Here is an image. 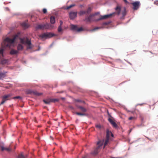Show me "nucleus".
<instances>
[{
  "label": "nucleus",
  "instance_id": "15",
  "mask_svg": "<svg viewBox=\"0 0 158 158\" xmlns=\"http://www.w3.org/2000/svg\"><path fill=\"white\" fill-rule=\"evenodd\" d=\"M77 12H71L69 13V16L71 19H74L77 17Z\"/></svg>",
  "mask_w": 158,
  "mask_h": 158
},
{
  "label": "nucleus",
  "instance_id": "46",
  "mask_svg": "<svg viewBox=\"0 0 158 158\" xmlns=\"http://www.w3.org/2000/svg\"><path fill=\"white\" fill-rule=\"evenodd\" d=\"M69 108L73 109V108L72 106H69Z\"/></svg>",
  "mask_w": 158,
  "mask_h": 158
},
{
  "label": "nucleus",
  "instance_id": "34",
  "mask_svg": "<svg viewBox=\"0 0 158 158\" xmlns=\"http://www.w3.org/2000/svg\"><path fill=\"white\" fill-rule=\"evenodd\" d=\"M18 158H26L25 156L22 154H21L19 155L18 156Z\"/></svg>",
  "mask_w": 158,
  "mask_h": 158
},
{
  "label": "nucleus",
  "instance_id": "42",
  "mask_svg": "<svg viewBox=\"0 0 158 158\" xmlns=\"http://www.w3.org/2000/svg\"><path fill=\"white\" fill-rule=\"evenodd\" d=\"M109 24L108 22H105L103 23V25H107Z\"/></svg>",
  "mask_w": 158,
  "mask_h": 158
},
{
  "label": "nucleus",
  "instance_id": "12",
  "mask_svg": "<svg viewBox=\"0 0 158 158\" xmlns=\"http://www.w3.org/2000/svg\"><path fill=\"white\" fill-rule=\"evenodd\" d=\"M115 10H116V12L113 13H114V17L115 16L116 14L119 15L122 10H121V7L120 6L118 5H117V6L115 8Z\"/></svg>",
  "mask_w": 158,
  "mask_h": 158
},
{
  "label": "nucleus",
  "instance_id": "17",
  "mask_svg": "<svg viewBox=\"0 0 158 158\" xmlns=\"http://www.w3.org/2000/svg\"><path fill=\"white\" fill-rule=\"evenodd\" d=\"M93 16V15H90L89 16L86 17L84 21L87 22H91L92 20V18Z\"/></svg>",
  "mask_w": 158,
  "mask_h": 158
},
{
  "label": "nucleus",
  "instance_id": "47",
  "mask_svg": "<svg viewBox=\"0 0 158 158\" xmlns=\"http://www.w3.org/2000/svg\"><path fill=\"white\" fill-rule=\"evenodd\" d=\"M76 101L77 102H79L80 101L79 100H76Z\"/></svg>",
  "mask_w": 158,
  "mask_h": 158
},
{
  "label": "nucleus",
  "instance_id": "19",
  "mask_svg": "<svg viewBox=\"0 0 158 158\" xmlns=\"http://www.w3.org/2000/svg\"><path fill=\"white\" fill-rule=\"evenodd\" d=\"M7 73L6 72L0 73V79H2L6 77V74Z\"/></svg>",
  "mask_w": 158,
  "mask_h": 158
},
{
  "label": "nucleus",
  "instance_id": "21",
  "mask_svg": "<svg viewBox=\"0 0 158 158\" xmlns=\"http://www.w3.org/2000/svg\"><path fill=\"white\" fill-rule=\"evenodd\" d=\"M21 25L24 28H27L29 27V25L25 22H23L22 23Z\"/></svg>",
  "mask_w": 158,
  "mask_h": 158
},
{
  "label": "nucleus",
  "instance_id": "23",
  "mask_svg": "<svg viewBox=\"0 0 158 158\" xmlns=\"http://www.w3.org/2000/svg\"><path fill=\"white\" fill-rule=\"evenodd\" d=\"M50 23L52 24H54L55 23V18L54 16H51L50 18Z\"/></svg>",
  "mask_w": 158,
  "mask_h": 158
},
{
  "label": "nucleus",
  "instance_id": "27",
  "mask_svg": "<svg viewBox=\"0 0 158 158\" xmlns=\"http://www.w3.org/2000/svg\"><path fill=\"white\" fill-rule=\"evenodd\" d=\"M109 138H106L105 143H104L103 148H104L108 144V143L109 142Z\"/></svg>",
  "mask_w": 158,
  "mask_h": 158
},
{
  "label": "nucleus",
  "instance_id": "33",
  "mask_svg": "<svg viewBox=\"0 0 158 158\" xmlns=\"http://www.w3.org/2000/svg\"><path fill=\"white\" fill-rule=\"evenodd\" d=\"M62 26H59L58 28V32H61L62 30Z\"/></svg>",
  "mask_w": 158,
  "mask_h": 158
},
{
  "label": "nucleus",
  "instance_id": "45",
  "mask_svg": "<svg viewBox=\"0 0 158 158\" xmlns=\"http://www.w3.org/2000/svg\"><path fill=\"white\" fill-rule=\"evenodd\" d=\"M147 138L150 141H152V140L151 139H150L149 138H148V137H147Z\"/></svg>",
  "mask_w": 158,
  "mask_h": 158
},
{
  "label": "nucleus",
  "instance_id": "39",
  "mask_svg": "<svg viewBox=\"0 0 158 158\" xmlns=\"http://www.w3.org/2000/svg\"><path fill=\"white\" fill-rule=\"evenodd\" d=\"M135 119V118L133 117H130L129 118V120H131L133 119Z\"/></svg>",
  "mask_w": 158,
  "mask_h": 158
},
{
  "label": "nucleus",
  "instance_id": "41",
  "mask_svg": "<svg viewBox=\"0 0 158 158\" xmlns=\"http://www.w3.org/2000/svg\"><path fill=\"white\" fill-rule=\"evenodd\" d=\"M99 28V27H95V28H94V29H93V30H92V31H95L97 29H98Z\"/></svg>",
  "mask_w": 158,
  "mask_h": 158
},
{
  "label": "nucleus",
  "instance_id": "35",
  "mask_svg": "<svg viewBox=\"0 0 158 158\" xmlns=\"http://www.w3.org/2000/svg\"><path fill=\"white\" fill-rule=\"evenodd\" d=\"M140 118L141 119V121L143 122V117L142 114H140Z\"/></svg>",
  "mask_w": 158,
  "mask_h": 158
},
{
  "label": "nucleus",
  "instance_id": "28",
  "mask_svg": "<svg viewBox=\"0 0 158 158\" xmlns=\"http://www.w3.org/2000/svg\"><path fill=\"white\" fill-rule=\"evenodd\" d=\"M76 114L78 115H80V116H86L87 114L85 113H80V112H77L76 113Z\"/></svg>",
  "mask_w": 158,
  "mask_h": 158
},
{
  "label": "nucleus",
  "instance_id": "38",
  "mask_svg": "<svg viewBox=\"0 0 158 158\" xmlns=\"http://www.w3.org/2000/svg\"><path fill=\"white\" fill-rule=\"evenodd\" d=\"M154 4L158 6V0H156L154 2Z\"/></svg>",
  "mask_w": 158,
  "mask_h": 158
},
{
  "label": "nucleus",
  "instance_id": "26",
  "mask_svg": "<svg viewBox=\"0 0 158 158\" xmlns=\"http://www.w3.org/2000/svg\"><path fill=\"white\" fill-rule=\"evenodd\" d=\"M1 149L2 151L6 150L7 151L10 152L11 151V149L10 148H5L3 147H1Z\"/></svg>",
  "mask_w": 158,
  "mask_h": 158
},
{
  "label": "nucleus",
  "instance_id": "43",
  "mask_svg": "<svg viewBox=\"0 0 158 158\" xmlns=\"http://www.w3.org/2000/svg\"><path fill=\"white\" fill-rule=\"evenodd\" d=\"M145 103H140V104H138L137 105H139V106H143V105Z\"/></svg>",
  "mask_w": 158,
  "mask_h": 158
},
{
  "label": "nucleus",
  "instance_id": "14",
  "mask_svg": "<svg viewBox=\"0 0 158 158\" xmlns=\"http://www.w3.org/2000/svg\"><path fill=\"white\" fill-rule=\"evenodd\" d=\"M126 9L125 7H124L123 9L121 10V15L122 16L120 17L121 19H124V17L127 14Z\"/></svg>",
  "mask_w": 158,
  "mask_h": 158
},
{
  "label": "nucleus",
  "instance_id": "48",
  "mask_svg": "<svg viewBox=\"0 0 158 158\" xmlns=\"http://www.w3.org/2000/svg\"><path fill=\"white\" fill-rule=\"evenodd\" d=\"M62 98V99H64V98Z\"/></svg>",
  "mask_w": 158,
  "mask_h": 158
},
{
  "label": "nucleus",
  "instance_id": "1",
  "mask_svg": "<svg viewBox=\"0 0 158 158\" xmlns=\"http://www.w3.org/2000/svg\"><path fill=\"white\" fill-rule=\"evenodd\" d=\"M17 37H18V36L15 35L12 39L8 37L6 38L2 44V47L3 48H10L11 45L13 44L15 40Z\"/></svg>",
  "mask_w": 158,
  "mask_h": 158
},
{
  "label": "nucleus",
  "instance_id": "31",
  "mask_svg": "<svg viewBox=\"0 0 158 158\" xmlns=\"http://www.w3.org/2000/svg\"><path fill=\"white\" fill-rule=\"evenodd\" d=\"M75 6V5L74 4L71 5L69 6H67L66 8L65 9L66 10H69L70 8L74 6Z\"/></svg>",
  "mask_w": 158,
  "mask_h": 158
},
{
  "label": "nucleus",
  "instance_id": "22",
  "mask_svg": "<svg viewBox=\"0 0 158 158\" xmlns=\"http://www.w3.org/2000/svg\"><path fill=\"white\" fill-rule=\"evenodd\" d=\"M43 101L44 103L48 104H50V103L52 102L51 99H44V100Z\"/></svg>",
  "mask_w": 158,
  "mask_h": 158
},
{
  "label": "nucleus",
  "instance_id": "11",
  "mask_svg": "<svg viewBox=\"0 0 158 158\" xmlns=\"http://www.w3.org/2000/svg\"><path fill=\"white\" fill-rule=\"evenodd\" d=\"M133 6V9L134 10H137L139 7L140 6V2L139 1H136L131 3Z\"/></svg>",
  "mask_w": 158,
  "mask_h": 158
},
{
  "label": "nucleus",
  "instance_id": "40",
  "mask_svg": "<svg viewBox=\"0 0 158 158\" xmlns=\"http://www.w3.org/2000/svg\"><path fill=\"white\" fill-rule=\"evenodd\" d=\"M63 24V22L61 20H60V25L59 26H62Z\"/></svg>",
  "mask_w": 158,
  "mask_h": 158
},
{
  "label": "nucleus",
  "instance_id": "25",
  "mask_svg": "<svg viewBox=\"0 0 158 158\" xmlns=\"http://www.w3.org/2000/svg\"><path fill=\"white\" fill-rule=\"evenodd\" d=\"M78 108H79L83 113H84L86 112L87 111V110L85 108L82 106H78Z\"/></svg>",
  "mask_w": 158,
  "mask_h": 158
},
{
  "label": "nucleus",
  "instance_id": "10",
  "mask_svg": "<svg viewBox=\"0 0 158 158\" xmlns=\"http://www.w3.org/2000/svg\"><path fill=\"white\" fill-rule=\"evenodd\" d=\"M11 96V94H10L4 96L2 97V101L1 102L0 104H3L6 101L10 100V99L9 98Z\"/></svg>",
  "mask_w": 158,
  "mask_h": 158
},
{
  "label": "nucleus",
  "instance_id": "2",
  "mask_svg": "<svg viewBox=\"0 0 158 158\" xmlns=\"http://www.w3.org/2000/svg\"><path fill=\"white\" fill-rule=\"evenodd\" d=\"M19 39L20 43L26 45L27 50L31 49L33 48V46L31 44V40L27 37L20 38Z\"/></svg>",
  "mask_w": 158,
  "mask_h": 158
},
{
  "label": "nucleus",
  "instance_id": "8",
  "mask_svg": "<svg viewBox=\"0 0 158 158\" xmlns=\"http://www.w3.org/2000/svg\"><path fill=\"white\" fill-rule=\"evenodd\" d=\"M114 13H112L110 14L105 15L102 16L99 19V20H102L103 19H106L108 18H110L114 17Z\"/></svg>",
  "mask_w": 158,
  "mask_h": 158
},
{
  "label": "nucleus",
  "instance_id": "18",
  "mask_svg": "<svg viewBox=\"0 0 158 158\" xmlns=\"http://www.w3.org/2000/svg\"><path fill=\"white\" fill-rule=\"evenodd\" d=\"M110 135L112 137L114 136L113 135L110 131L109 130H107L106 138L109 139Z\"/></svg>",
  "mask_w": 158,
  "mask_h": 158
},
{
  "label": "nucleus",
  "instance_id": "37",
  "mask_svg": "<svg viewBox=\"0 0 158 158\" xmlns=\"http://www.w3.org/2000/svg\"><path fill=\"white\" fill-rule=\"evenodd\" d=\"M21 98L20 97L18 96H16L15 97H14L13 98V99H21Z\"/></svg>",
  "mask_w": 158,
  "mask_h": 158
},
{
  "label": "nucleus",
  "instance_id": "24",
  "mask_svg": "<svg viewBox=\"0 0 158 158\" xmlns=\"http://www.w3.org/2000/svg\"><path fill=\"white\" fill-rule=\"evenodd\" d=\"M18 53V51L14 49H12L10 52V54L11 55L16 54Z\"/></svg>",
  "mask_w": 158,
  "mask_h": 158
},
{
  "label": "nucleus",
  "instance_id": "6",
  "mask_svg": "<svg viewBox=\"0 0 158 158\" xmlns=\"http://www.w3.org/2000/svg\"><path fill=\"white\" fill-rule=\"evenodd\" d=\"M4 50V49L3 48L0 49V59L1 60V63L2 64H6L8 62L7 60L4 59L3 58V52Z\"/></svg>",
  "mask_w": 158,
  "mask_h": 158
},
{
  "label": "nucleus",
  "instance_id": "36",
  "mask_svg": "<svg viewBox=\"0 0 158 158\" xmlns=\"http://www.w3.org/2000/svg\"><path fill=\"white\" fill-rule=\"evenodd\" d=\"M43 12L44 14L46 13L47 12V10L45 8H44L43 10Z\"/></svg>",
  "mask_w": 158,
  "mask_h": 158
},
{
  "label": "nucleus",
  "instance_id": "30",
  "mask_svg": "<svg viewBox=\"0 0 158 158\" xmlns=\"http://www.w3.org/2000/svg\"><path fill=\"white\" fill-rule=\"evenodd\" d=\"M79 15L80 16H81L84 14H86V11H84V10H81L79 13H78Z\"/></svg>",
  "mask_w": 158,
  "mask_h": 158
},
{
  "label": "nucleus",
  "instance_id": "13",
  "mask_svg": "<svg viewBox=\"0 0 158 158\" xmlns=\"http://www.w3.org/2000/svg\"><path fill=\"white\" fill-rule=\"evenodd\" d=\"M27 93L28 94H33L38 96H40L42 94V93H39L36 91H33L31 90H28L27 91Z\"/></svg>",
  "mask_w": 158,
  "mask_h": 158
},
{
  "label": "nucleus",
  "instance_id": "7",
  "mask_svg": "<svg viewBox=\"0 0 158 158\" xmlns=\"http://www.w3.org/2000/svg\"><path fill=\"white\" fill-rule=\"evenodd\" d=\"M70 26L71 29L74 31L80 32L83 31V29L82 27L79 28L77 25L71 24Z\"/></svg>",
  "mask_w": 158,
  "mask_h": 158
},
{
  "label": "nucleus",
  "instance_id": "44",
  "mask_svg": "<svg viewBox=\"0 0 158 158\" xmlns=\"http://www.w3.org/2000/svg\"><path fill=\"white\" fill-rule=\"evenodd\" d=\"M125 3H127L128 2L127 0H123Z\"/></svg>",
  "mask_w": 158,
  "mask_h": 158
},
{
  "label": "nucleus",
  "instance_id": "4",
  "mask_svg": "<svg viewBox=\"0 0 158 158\" xmlns=\"http://www.w3.org/2000/svg\"><path fill=\"white\" fill-rule=\"evenodd\" d=\"M104 140L99 141L97 143V145L98 147L95 148L94 150V151L92 152V154L94 155H96L99 152V150L102 147L103 142Z\"/></svg>",
  "mask_w": 158,
  "mask_h": 158
},
{
  "label": "nucleus",
  "instance_id": "9",
  "mask_svg": "<svg viewBox=\"0 0 158 158\" xmlns=\"http://www.w3.org/2000/svg\"><path fill=\"white\" fill-rule=\"evenodd\" d=\"M114 13H112L110 14L105 15L102 16L99 19V20H102L103 19H106L108 18H110L114 17Z\"/></svg>",
  "mask_w": 158,
  "mask_h": 158
},
{
  "label": "nucleus",
  "instance_id": "32",
  "mask_svg": "<svg viewBox=\"0 0 158 158\" xmlns=\"http://www.w3.org/2000/svg\"><path fill=\"white\" fill-rule=\"evenodd\" d=\"M52 102H58L59 99H51Z\"/></svg>",
  "mask_w": 158,
  "mask_h": 158
},
{
  "label": "nucleus",
  "instance_id": "29",
  "mask_svg": "<svg viewBox=\"0 0 158 158\" xmlns=\"http://www.w3.org/2000/svg\"><path fill=\"white\" fill-rule=\"evenodd\" d=\"M92 10V8L91 7H89L87 10L86 11V14H89Z\"/></svg>",
  "mask_w": 158,
  "mask_h": 158
},
{
  "label": "nucleus",
  "instance_id": "16",
  "mask_svg": "<svg viewBox=\"0 0 158 158\" xmlns=\"http://www.w3.org/2000/svg\"><path fill=\"white\" fill-rule=\"evenodd\" d=\"M108 121L110 124L113 126L115 128H117L118 126L116 123L112 119L109 118H108Z\"/></svg>",
  "mask_w": 158,
  "mask_h": 158
},
{
  "label": "nucleus",
  "instance_id": "5",
  "mask_svg": "<svg viewBox=\"0 0 158 158\" xmlns=\"http://www.w3.org/2000/svg\"><path fill=\"white\" fill-rule=\"evenodd\" d=\"M54 34L51 33H44L40 35L39 37L42 39H47L51 38L54 36Z\"/></svg>",
  "mask_w": 158,
  "mask_h": 158
},
{
  "label": "nucleus",
  "instance_id": "20",
  "mask_svg": "<svg viewBox=\"0 0 158 158\" xmlns=\"http://www.w3.org/2000/svg\"><path fill=\"white\" fill-rule=\"evenodd\" d=\"M23 48V47L22 44H19L18 45L17 49L18 51L22 50Z\"/></svg>",
  "mask_w": 158,
  "mask_h": 158
},
{
  "label": "nucleus",
  "instance_id": "3",
  "mask_svg": "<svg viewBox=\"0 0 158 158\" xmlns=\"http://www.w3.org/2000/svg\"><path fill=\"white\" fill-rule=\"evenodd\" d=\"M53 27L52 25L49 23H46L44 24H38L35 27L36 30L40 29L43 30L47 29H51Z\"/></svg>",
  "mask_w": 158,
  "mask_h": 158
}]
</instances>
